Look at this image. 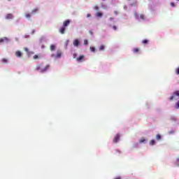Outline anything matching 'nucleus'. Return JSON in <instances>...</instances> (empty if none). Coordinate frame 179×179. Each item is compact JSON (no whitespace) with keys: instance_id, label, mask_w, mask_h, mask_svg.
Returning a JSON list of instances; mask_svg holds the SVG:
<instances>
[{"instance_id":"1","label":"nucleus","mask_w":179,"mask_h":179,"mask_svg":"<svg viewBox=\"0 0 179 179\" xmlns=\"http://www.w3.org/2000/svg\"><path fill=\"white\" fill-rule=\"evenodd\" d=\"M48 68H50V65H46L45 66L43 67V64H38L35 69V71H38L41 73H44V72H46L48 70Z\"/></svg>"},{"instance_id":"2","label":"nucleus","mask_w":179,"mask_h":179,"mask_svg":"<svg viewBox=\"0 0 179 179\" xmlns=\"http://www.w3.org/2000/svg\"><path fill=\"white\" fill-rule=\"evenodd\" d=\"M51 57L52 58H61V57H62V52H61V50H57V54H53Z\"/></svg>"},{"instance_id":"3","label":"nucleus","mask_w":179,"mask_h":179,"mask_svg":"<svg viewBox=\"0 0 179 179\" xmlns=\"http://www.w3.org/2000/svg\"><path fill=\"white\" fill-rule=\"evenodd\" d=\"M176 97H179V91H176L175 92H173V95L169 99L170 100H174V99L177 100Z\"/></svg>"},{"instance_id":"4","label":"nucleus","mask_w":179,"mask_h":179,"mask_svg":"<svg viewBox=\"0 0 179 179\" xmlns=\"http://www.w3.org/2000/svg\"><path fill=\"white\" fill-rule=\"evenodd\" d=\"M83 59H85V55H80L78 57L76 58V61L78 62H83Z\"/></svg>"},{"instance_id":"5","label":"nucleus","mask_w":179,"mask_h":179,"mask_svg":"<svg viewBox=\"0 0 179 179\" xmlns=\"http://www.w3.org/2000/svg\"><path fill=\"white\" fill-rule=\"evenodd\" d=\"M70 23H71V20H66V21L64 22L63 27H66L67 26H69Z\"/></svg>"},{"instance_id":"6","label":"nucleus","mask_w":179,"mask_h":179,"mask_svg":"<svg viewBox=\"0 0 179 179\" xmlns=\"http://www.w3.org/2000/svg\"><path fill=\"white\" fill-rule=\"evenodd\" d=\"M13 14L12 13H8L6 15V19L7 20H9V19H13Z\"/></svg>"},{"instance_id":"7","label":"nucleus","mask_w":179,"mask_h":179,"mask_svg":"<svg viewBox=\"0 0 179 179\" xmlns=\"http://www.w3.org/2000/svg\"><path fill=\"white\" fill-rule=\"evenodd\" d=\"M118 141H120V134H117L114 139H113V142L114 143H117V142H118Z\"/></svg>"},{"instance_id":"8","label":"nucleus","mask_w":179,"mask_h":179,"mask_svg":"<svg viewBox=\"0 0 179 179\" xmlns=\"http://www.w3.org/2000/svg\"><path fill=\"white\" fill-rule=\"evenodd\" d=\"M15 55L18 58H20L22 57V52H20V50L16 51L15 52Z\"/></svg>"},{"instance_id":"9","label":"nucleus","mask_w":179,"mask_h":179,"mask_svg":"<svg viewBox=\"0 0 179 179\" xmlns=\"http://www.w3.org/2000/svg\"><path fill=\"white\" fill-rule=\"evenodd\" d=\"M73 45L74 47H79V40L78 39L74 40Z\"/></svg>"},{"instance_id":"10","label":"nucleus","mask_w":179,"mask_h":179,"mask_svg":"<svg viewBox=\"0 0 179 179\" xmlns=\"http://www.w3.org/2000/svg\"><path fill=\"white\" fill-rule=\"evenodd\" d=\"M59 33H61V34H65V27H62L59 29Z\"/></svg>"},{"instance_id":"11","label":"nucleus","mask_w":179,"mask_h":179,"mask_svg":"<svg viewBox=\"0 0 179 179\" xmlns=\"http://www.w3.org/2000/svg\"><path fill=\"white\" fill-rule=\"evenodd\" d=\"M37 12H38V8H34L31 10V15H34V13H37Z\"/></svg>"},{"instance_id":"12","label":"nucleus","mask_w":179,"mask_h":179,"mask_svg":"<svg viewBox=\"0 0 179 179\" xmlns=\"http://www.w3.org/2000/svg\"><path fill=\"white\" fill-rule=\"evenodd\" d=\"M4 41H8V38L4 37V38H0V43H3Z\"/></svg>"},{"instance_id":"13","label":"nucleus","mask_w":179,"mask_h":179,"mask_svg":"<svg viewBox=\"0 0 179 179\" xmlns=\"http://www.w3.org/2000/svg\"><path fill=\"white\" fill-rule=\"evenodd\" d=\"M133 52L134 54H138V52H139V48H136L133 49Z\"/></svg>"},{"instance_id":"14","label":"nucleus","mask_w":179,"mask_h":179,"mask_svg":"<svg viewBox=\"0 0 179 179\" xmlns=\"http://www.w3.org/2000/svg\"><path fill=\"white\" fill-rule=\"evenodd\" d=\"M25 17H27V19H30L31 17V15L30 13H25Z\"/></svg>"},{"instance_id":"15","label":"nucleus","mask_w":179,"mask_h":179,"mask_svg":"<svg viewBox=\"0 0 179 179\" xmlns=\"http://www.w3.org/2000/svg\"><path fill=\"white\" fill-rule=\"evenodd\" d=\"M104 48H105L104 45H101L99 47V51H104Z\"/></svg>"},{"instance_id":"16","label":"nucleus","mask_w":179,"mask_h":179,"mask_svg":"<svg viewBox=\"0 0 179 179\" xmlns=\"http://www.w3.org/2000/svg\"><path fill=\"white\" fill-rule=\"evenodd\" d=\"M175 108H176V110H178V108H179V101L175 104Z\"/></svg>"},{"instance_id":"17","label":"nucleus","mask_w":179,"mask_h":179,"mask_svg":"<svg viewBox=\"0 0 179 179\" xmlns=\"http://www.w3.org/2000/svg\"><path fill=\"white\" fill-rule=\"evenodd\" d=\"M169 135H173V134H176V130L173 129V130H171L169 132Z\"/></svg>"},{"instance_id":"18","label":"nucleus","mask_w":179,"mask_h":179,"mask_svg":"<svg viewBox=\"0 0 179 179\" xmlns=\"http://www.w3.org/2000/svg\"><path fill=\"white\" fill-rule=\"evenodd\" d=\"M96 16H97V17H101V16H103V13L99 12L96 13Z\"/></svg>"},{"instance_id":"19","label":"nucleus","mask_w":179,"mask_h":179,"mask_svg":"<svg viewBox=\"0 0 179 179\" xmlns=\"http://www.w3.org/2000/svg\"><path fill=\"white\" fill-rule=\"evenodd\" d=\"M134 16H135L136 19H137V20H139V15H138V13H135Z\"/></svg>"},{"instance_id":"20","label":"nucleus","mask_w":179,"mask_h":179,"mask_svg":"<svg viewBox=\"0 0 179 179\" xmlns=\"http://www.w3.org/2000/svg\"><path fill=\"white\" fill-rule=\"evenodd\" d=\"M54 50H55V45H50V50H51V51H54Z\"/></svg>"},{"instance_id":"21","label":"nucleus","mask_w":179,"mask_h":179,"mask_svg":"<svg viewBox=\"0 0 179 179\" xmlns=\"http://www.w3.org/2000/svg\"><path fill=\"white\" fill-rule=\"evenodd\" d=\"M176 166H177L178 167H179V158L176 159Z\"/></svg>"},{"instance_id":"22","label":"nucleus","mask_w":179,"mask_h":179,"mask_svg":"<svg viewBox=\"0 0 179 179\" xmlns=\"http://www.w3.org/2000/svg\"><path fill=\"white\" fill-rule=\"evenodd\" d=\"M143 44H148L149 43V41L148 39H145L142 41Z\"/></svg>"},{"instance_id":"23","label":"nucleus","mask_w":179,"mask_h":179,"mask_svg":"<svg viewBox=\"0 0 179 179\" xmlns=\"http://www.w3.org/2000/svg\"><path fill=\"white\" fill-rule=\"evenodd\" d=\"M140 19H141V20H145V15L143 14H141L140 15Z\"/></svg>"},{"instance_id":"24","label":"nucleus","mask_w":179,"mask_h":179,"mask_svg":"<svg viewBox=\"0 0 179 179\" xmlns=\"http://www.w3.org/2000/svg\"><path fill=\"white\" fill-rule=\"evenodd\" d=\"M34 59H38V58H40V57H38V55H35L34 57H33Z\"/></svg>"},{"instance_id":"25","label":"nucleus","mask_w":179,"mask_h":179,"mask_svg":"<svg viewBox=\"0 0 179 179\" xmlns=\"http://www.w3.org/2000/svg\"><path fill=\"white\" fill-rule=\"evenodd\" d=\"M90 50L92 52H94V51H96V48H94V47H90Z\"/></svg>"},{"instance_id":"26","label":"nucleus","mask_w":179,"mask_h":179,"mask_svg":"<svg viewBox=\"0 0 179 179\" xmlns=\"http://www.w3.org/2000/svg\"><path fill=\"white\" fill-rule=\"evenodd\" d=\"M2 62H3L4 64H7L8 63V59H2Z\"/></svg>"},{"instance_id":"27","label":"nucleus","mask_w":179,"mask_h":179,"mask_svg":"<svg viewBox=\"0 0 179 179\" xmlns=\"http://www.w3.org/2000/svg\"><path fill=\"white\" fill-rule=\"evenodd\" d=\"M146 140L145 138H141L140 139L139 142L140 143H143V142H145Z\"/></svg>"},{"instance_id":"28","label":"nucleus","mask_w":179,"mask_h":179,"mask_svg":"<svg viewBox=\"0 0 179 179\" xmlns=\"http://www.w3.org/2000/svg\"><path fill=\"white\" fill-rule=\"evenodd\" d=\"M150 145H155V140H151V141L150 142Z\"/></svg>"},{"instance_id":"29","label":"nucleus","mask_w":179,"mask_h":179,"mask_svg":"<svg viewBox=\"0 0 179 179\" xmlns=\"http://www.w3.org/2000/svg\"><path fill=\"white\" fill-rule=\"evenodd\" d=\"M171 6H172V8H176V3H174L173 2H171Z\"/></svg>"},{"instance_id":"30","label":"nucleus","mask_w":179,"mask_h":179,"mask_svg":"<svg viewBox=\"0 0 179 179\" xmlns=\"http://www.w3.org/2000/svg\"><path fill=\"white\" fill-rule=\"evenodd\" d=\"M87 44H88L87 39H85V40L84 41V45H87Z\"/></svg>"},{"instance_id":"31","label":"nucleus","mask_w":179,"mask_h":179,"mask_svg":"<svg viewBox=\"0 0 179 179\" xmlns=\"http://www.w3.org/2000/svg\"><path fill=\"white\" fill-rule=\"evenodd\" d=\"M160 139H162V136L157 134V141H160Z\"/></svg>"},{"instance_id":"32","label":"nucleus","mask_w":179,"mask_h":179,"mask_svg":"<svg viewBox=\"0 0 179 179\" xmlns=\"http://www.w3.org/2000/svg\"><path fill=\"white\" fill-rule=\"evenodd\" d=\"M171 120L172 121H176V120H177V119L176 118V117H171Z\"/></svg>"},{"instance_id":"33","label":"nucleus","mask_w":179,"mask_h":179,"mask_svg":"<svg viewBox=\"0 0 179 179\" xmlns=\"http://www.w3.org/2000/svg\"><path fill=\"white\" fill-rule=\"evenodd\" d=\"M94 8L95 9V10H99V6H95Z\"/></svg>"},{"instance_id":"34","label":"nucleus","mask_w":179,"mask_h":179,"mask_svg":"<svg viewBox=\"0 0 179 179\" xmlns=\"http://www.w3.org/2000/svg\"><path fill=\"white\" fill-rule=\"evenodd\" d=\"M24 51H26V52H29V48H24Z\"/></svg>"},{"instance_id":"35","label":"nucleus","mask_w":179,"mask_h":179,"mask_svg":"<svg viewBox=\"0 0 179 179\" xmlns=\"http://www.w3.org/2000/svg\"><path fill=\"white\" fill-rule=\"evenodd\" d=\"M176 74L179 75V68L176 69Z\"/></svg>"},{"instance_id":"36","label":"nucleus","mask_w":179,"mask_h":179,"mask_svg":"<svg viewBox=\"0 0 179 179\" xmlns=\"http://www.w3.org/2000/svg\"><path fill=\"white\" fill-rule=\"evenodd\" d=\"M113 30H117V27H116L115 25H114V26L113 27Z\"/></svg>"},{"instance_id":"37","label":"nucleus","mask_w":179,"mask_h":179,"mask_svg":"<svg viewBox=\"0 0 179 179\" xmlns=\"http://www.w3.org/2000/svg\"><path fill=\"white\" fill-rule=\"evenodd\" d=\"M73 58H76V53H74V54L73 55Z\"/></svg>"},{"instance_id":"38","label":"nucleus","mask_w":179,"mask_h":179,"mask_svg":"<svg viewBox=\"0 0 179 179\" xmlns=\"http://www.w3.org/2000/svg\"><path fill=\"white\" fill-rule=\"evenodd\" d=\"M91 15L90 14H87V17H90Z\"/></svg>"},{"instance_id":"39","label":"nucleus","mask_w":179,"mask_h":179,"mask_svg":"<svg viewBox=\"0 0 179 179\" xmlns=\"http://www.w3.org/2000/svg\"><path fill=\"white\" fill-rule=\"evenodd\" d=\"M115 15H118V13L117 11H114Z\"/></svg>"},{"instance_id":"40","label":"nucleus","mask_w":179,"mask_h":179,"mask_svg":"<svg viewBox=\"0 0 179 179\" xmlns=\"http://www.w3.org/2000/svg\"><path fill=\"white\" fill-rule=\"evenodd\" d=\"M90 34L93 35V31H90Z\"/></svg>"},{"instance_id":"41","label":"nucleus","mask_w":179,"mask_h":179,"mask_svg":"<svg viewBox=\"0 0 179 179\" xmlns=\"http://www.w3.org/2000/svg\"><path fill=\"white\" fill-rule=\"evenodd\" d=\"M115 179H121V177H117V178H116Z\"/></svg>"},{"instance_id":"42","label":"nucleus","mask_w":179,"mask_h":179,"mask_svg":"<svg viewBox=\"0 0 179 179\" xmlns=\"http://www.w3.org/2000/svg\"><path fill=\"white\" fill-rule=\"evenodd\" d=\"M109 19H110V20H113V19H114V18H113V17H110Z\"/></svg>"},{"instance_id":"43","label":"nucleus","mask_w":179,"mask_h":179,"mask_svg":"<svg viewBox=\"0 0 179 179\" xmlns=\"http://www.w3.org/2000/svg\"><path fill=\"white\" fill-rule=\"evenodd\" d=\"M32 34H34V31H32Z\"/></svg>"},{"instance_id":"44","label":"nucleus","mask_w":179,"mask_h":179,"mask_svg":"<svg viewBox=\"0 0 179 179\" xmlns=\"http://www.w3.org/2000/svg\"><path fill=\"white\" fill-rule=\"evenodd\" d=\"M176 1H179V0H176Z\"/></svg>"}]
</instances>
